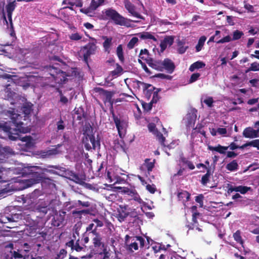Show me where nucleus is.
<instances>
[{
  "label": "nucleus",
  "mask_w": 259,
  "mask_h": 259,
  "mask_svg": "<svg viewBox=\"0 0 259 259\" xmlns=\"http://www.w3.org/2000/svg\"><path fill=\"white\" fill-rule=\"evenodd\" d=\"M8 116L12 120V122H0V131L7 133L11 140H16L20 138L19 133H27L30 132V128L27 123H24L20 121L22 118L20 114L14 113V111H8Z\"/></svg>",
  "instance_id": "nucleus-1"
},
{
  "label": "nucleus",
  "mask_w": 259,
  "mask_h": 259,
  "mask_svg": "<svg viewBox=\"0 0 259 259\" xmlns=\"http://www.w3.org/2000/svg\"><path fill=\"white\" fill-rule=\"evenodd\" d=\"M45 172L57 175L58 173L54 170L49 169L47 168H41L38 166H29L25 167L22 169L23 175L29 176L28 179L23 180L24 188H26L31 187L34 184L40 182H46V181H53L50 178H46L44 176Z\"/></svg>",
  "instance_id": "nucleus-2"
},
{
  "label": "nucleus",
  "mask_w": 259,
  "mask_h": 259,
  "mask_svg": "<svg viewBox=\"0 0 259 259\" xmlns=\"http://www.w3.org/2000/svg\"><path fill=\"white\" fill-rule=\"evenodd\" d=\"M102 19L104 20H112L116 24L126 27L131 26V22H138V21L131 20L120 15L116 10L108 8L102 12Z\"/></svg>",
  "instance_id": "nucleus-3"
},
{
  "label": "nucleus",
  "mask_w": 259,
  "mask_h": 259,
  "mask_svg": "<svg viewBox=\"0 0 259 259\" xmlns=\"http://www.w3.org/2000/svg\"><path fill=\"white\" fill-rule=\"evenodd\" d=\"M3 78L9 79L13 81L14 83H17L22 87L24 89H26L30 85H32V82L35 80V78L32 76H24L18 78L16 75H12L8 74H5L2 76Z\"/></svg>",
  "instance_id": "nucleus-4"
},
{
  "label": "nucleus",
  "mask_w": 259,
  "mask_h": 259,
  "mask_svg": "<svg viewBox=\"0 0 259 259\" xmlns=\"http://www.w3.org/2000/svg\"><path fill=\"white\" fill-rule=\"evenodd\" d=\"M124 6L128 12L134 17L143 19L142 16L137 11V8L134 5L138 6V9L141 11L142 8H144L143 4L139 0H124Z\"/></svg>",
  "instance_id": "nucleus-5"
},
{
  "label": "nucleus",
  "mask_w": 259,
  "mask_h": 259,
  "mask_svg": "<svg viewBox=\"0 0 259 259\" xmlns=\"http://www.w3.org/2000/svg\"><path fill=\"white\" fill-rule=\"evenodd\" d=\"M4 2H2L1 4H0V8H2V14L4 22H6L8 26L9 25V22L11 28H13L12 14L16 7V0H9V2L6 6V12L7 13L8 21L7 20L4 8Z\"/></svg>",
  "instance_id": "nucleus-6"
},
{
  "label": "nucleus",
  "mask_w": 259,
  "mask_h": 259,
  "mask_svg": "<svg viewBox=\"0 0 259 259\" xmlns=\"http://www.w3.org/2000/svg\"><path fill=\"white\" fill-rule=\"evenodd\" d=\"M90 233L93 234L94 236L92 239V241L95 249H101L100 251L97 250V252L96 253L102 254L103 253L104 254V259H105V257H107V254L108 253L107 252L106 249L104 248V244L102 241V238L101 235L97 232L96 229H95L94 230H92V231L90 232L89 234Z\"/></svg>",
  "instance_id": "nucleus-7"
},
{
  "label": "nucleus",
  "mask_w": 259,
  "mask_h": 259,
  "mask_svg": "<svg viewBox=\"0 0 259 259\" xmlns=\"http://www.w3.org/2000/svg\"><path fill=\"white\" fill-rule=\"evenodd\" d=\"M18 219L19 215L17 214L4 213L0 216V223L4 224V227L12 229L16 227L13 223L16 222Z\"/></svg>",
  "instance_id": "nucleus-8"
},
{
  "label": "nucleus",
  "mask_w": 259,
  "mask_h": 259,
  "mask_svg": "<svg viewBox=\"0 0 259 259\" xmlns=\"http://www.w3.org/2000/svg\"><path fill=\"white\" fill-rule=\"evenodd\" d=\"M49 71L55 81L59 84L64 82L66 80L67 76H68L66 74L65 72L53 67L49 68Z\"/></svg>",
  "instance_id": "nucleus-9"
},
{
  "label": "nucleus",
  "mask_w": 259,
  "mask_h": 259,
  "mask_svg": "<svg viewBox=\"0 0 259 259\" xmlns=\"http://www.w3.org/2000/svg\"><path fill=\"white\" fill-rule=\"evenodd\" d=\"M97 47L94 43H89L80 50V53L83 56L84 60L87 62L88 58L95 53Z\"/></svg>",
  "instance_id": "nucleus-10"
},
{
  "label": "nucleus",
  "mask_w": 259,
  "mask_h": 259,
  "mask_svg": "<svg viewBox=\"0 0 259 259\" xmlns=\"http://www.w3.org/2000/svg\"><path fill=\"white\" fill-rule=\"evenodd\" d=\"M227 188L228 189L227 193L228 194H230L233 191H235L239 192L242 194H244L251 190V188L249 187L242 185L234 186L230 184H227Z\"/></svg>",
  "instance_id": "nucleus-11"
},
{
  "label": "nucleus",
  "mask_w": 259,
  "mask_h": 259,
  "mask_svg": "<svg viewBox=\"0 0 259 259\" xmlns=\"http://www.w3.org/2000/svg\"><path fill=\"white\" fill-rule=\"evenodd\" d=\"M66 212L64 211L56 213L52 221V225L55 227H59L65 221Z\"/></svg>",
  "instance_id": "nucleus-12"
},
{
  "label": "nucleus",
  "mask_w": 259,
  "mask_h": 259,
  "mask_svg": "<svg viewBox=\"0 0 259 259\" xmlns=\"http://www.w3.org/2000/svg\"><path fill=\"white\" fill-rule=\"evenodd\" d=\"M117 212V218L120 222L124 221L125 219L130 215L127 206L120 205Z\"/></svg>",
  "instance_id": "nucleus-13"
},
{
  "label": "nucleus",
  "mask_w": 259,
  "mask_h": 259,
  "mask_svg": "<svg viewBox=\"0 0 259 259\" xmlns=\"http://www.w3.org/2000/svg\"><path fill=\"white\" fill-rule=\"evenodd\" d=\"M148 128L150 133H152L156 137L157 139L159 141L161 144H163L165 140L164 137L156 128V126L154 123H150L148 125Z\"/></svg>",
  "instance_id": "nucleus-14"
},
{
  "label": "nucleus",
  "mask_w": 259,
  "mask_h": 259,
  "mask_svg": "<svg viewBox=\"0 0 259 259\" xmlns=\"http://www.w3.org/2000/svg\"><path fill=\"white\" fill-rule=\"evenodd\" d=\"M196 113L195 111H191V112L188 113L183 120L186 125L188 127H192L194 126L196 120Z\"/></svg>",
  "instance_id": "nucleus-15"
},
{
  "label": "nucleus",
  "mask_w": 259,
  "mask_h": 259,
  "mask_svg": "<svg viewBox=\"0 0 259 259\" xmlns=\"http://www.w3.org/2000/svg\"><path fill=\"white\" fill-rule=\"evenodd\" d=\"M59 147H56L55 148L50 150L37 151L35 154L41 158L50 157L59 153V150L58 149V148Z\"/></svg>",
  "instance_id": "nucleus-16"
},
{
  "label": "nucleus",
  "mask_w": 259,
  "mask_h": 259,
  "mask_svg": "<svg viewBox=\"0 0 259 259\" xmlns=\"http://www.w3.org/2000/svg\"><path fill=\"white\" fill-rule=\"evenodd\" d=\"M114 120L118 130V134L121 138L125 134L126 123L123 121H121L117 117H114Z\"/></svg>",
  "instance_id": "nucleus-17"
},
{
  "label": "nucleus",
  "mask_w": 259,
  "mask_h": 259,
  "mask_svg": "<svg viewBox=\"0 0 259 259\" xmlns=\"http://www.w3.org/2000/svg\"><path fill=\"white\" fill-rule=\"evenodd\" d=\"M174 41V36H166L161 41L160 44V51L163 52L167 47H170L173 44Z\"/></svg>",
  "instance_id": "nucleus-18"
},
{
  "label": "nucleus",
  "mask_w": 259,
  "mask_h": 259,
  "mask_svg": "<svg viewBox=\"0 0 259 259\" xmlns=\"http://www.w3.org/2000/svg\"><path fill=\"white\" fill-rule=\"evenodd\" d=\"M66 247H70L72 251L75 250L77 252H80L84 249V244L80 243H74L73 239H71L69 241L66 243Z\"/></svg>",
  "instance_id": "nucleus-19"
},
{
  "label": "nucleus",
  "mask_w": 259,
  "mask_h": 259,
  "mask_svg": "<svg viewBox=\"0 0 259 259\" xmlns=\"http://www.w3.org/2000/svg\"><path fill=\"white\" fill-rule=\"evenodd\" d=\"M243 135L247 138L253 139L259 136L258 131L251 127L245 128L243 132Z\"/></svg>",
  "instance_id": "nucleus-20"
},
{
  "label": "nucleus",
  "mask_w": 259,
  "mask_h": 259,
  "mask_svg": "<svg viewBox=\"0 0 259 259\" xmlns=\"http://www.w3.org/2000/svg\"><path fill=\"white\" fill-rule=\"evenodd\" d=\"M177 196L179 201H181L186 207L187 206L186 203L190 200L191 194L187 191L181 190L178 193Z\"/></svg>",
  "instance_id": "nucleus-21"
},
{
  "label": "nucleus",
  "mask_w": 259,
  "mask_h": 259,
  "mask_svg": "<svg viewBox=\"0 0 259 259\" xmlns=\"http://www.w3.org/2000/svg\"><path fill=\"white\" fill-rule=\"evenodd\" d=\"M208 149L210 150H214L220 153L223 154L225 153V151L229 148V147H208ZM246 147H230V149L232 150H234L237 148L240 149H244Z\"/></svg>",
  "instance_id": "nucleus-22"
},
{
  "label": "nucleus",
  "mask_w": 259,
  "mask_h": 259,
  "mask_svg": "<svg viewBox=\"0 0 259 259\" xmlns=\"http://www.w3.org/2000/svg\"><path fill=\"white\" fill-rule=\"evenodd\" d=\"M162 62V66L169 73H172L175 69V65L172 61L166 59Z\"/></svg>",
  "instance_id": "nucleus-23"
},
{
  "label": "nucleus",
  "mask_w": 259,
  "mask_h": 259,
  "mask_svg": "<svg viewBox=\"0 0 259 259\" xmlns=\"http://www.w3.org/2000/svg\"><path fill=\"white\" fill-rule=\"evenodd\" d=\"M137 35L142 39L153 40L154 41H157L156 38L152 33L149 32H143L138 33Z\"/></svg>",
  "instance_id": "nucleus-24"
},
{
  "label": "nucleus",
  "mask_w": 259,
  "mask_h": 259,
  "mask_svg": "<svg viewBox=\"0 0 259 259\" xmlns=\"http://www.w3.org/2000/svg\"><path fill=\"white\" fill-rule=\"evenodd\" d=\"M33 105L31 103H25L22 107V110L24 116V120L26 121L28 118V115L30 113L32 110Z\"/></svg>",
  "instance_id": "nucleus-25"
},
{
  "label": "nucleus",
  "mask_w": 259,
  "mask_h": 259,
  "mask_svg": "<svg viewBox=\"0 0 259 259\" xmlns=\"http://www.w3.org/2000/svg\"><path fill=\"white\" fill-rule=\"evenodd\" d=\"M201 102L204 103L208 107H212L214 103L212 97L207 95H203L201 97Z\"/></svg>",
  "instance_id": "nucleus-26"
},
{
  "label": "nucleus",
  "mask_w": 259,
  "mask_h": 259,
  "mask_svg": "<svg viewBox=\"0 0 259 259\" xmlns=\"http://www.w3.org/2000/svg\"><path fill=\"white\" fill-rule=\"evenodd\" d=\"M150 159L146 158L144 160V163H143V166H145L148 174H149L151 171H152L153 168L155 165V159H153V161H150Z\"/></svg>",
  "instance_id": "nucleus-27"
},
{
  "label": "nucleus",
  "mask_w": 259,
  "mask_h": 259,
  "mask_svg": "<svg viewBox=\"0 0 259 259\" xmlns=\"http://www.w3.org/2000/svg\"><path fill=\"white\" fill-rule=\"evenodd\" d=\"M148 64L150 67L156 70L162 71L163 69V67L162 66L161 61H153L151 60L150 61H149Z\"/></svg>",
  "instance_id": "nucleus-28"
},
{
  "label": "nucleus",
  "mask_w": 259,
  "mask_h": 259,
  "mask_svg": "<svg viewBox=\"0 0 259 259\" xmlns=\"http://www.w3.org/2000/svg\"><path fill=\"white\" fill-rule=\"evenodd\" d=\"M145 61L148 64L151 60L149 57L148 51L147 49L141 50L139 54V59Z\"/></svg>",
  "instance_id": "nucleus-29"
},
{
  "label": "nucleus",
  "mask_w": 259,
  "mask_h": 259,
  "mask_svg": "<svg viewBox=\"0 0 259 259\" xmlns=\"http://www.w3.org/2000/svg\"><path fill=\"white\" fill-rule=\"evenodd\" d=\"M11 259H25V255L23 254L24 251L22 250H17V251H11Z\"/></svg>",
  "instance_id": "nucleus-30"
},
{
  "label": "nucleus",
  "mask_w": 259,
  "mask_h": 259,
  "mask_svg": "<svg viewBox=\"0 0 259 259\" xmlns=\"http://www.w3.org/2000/svg\"><path fill=\"white\" fill-rule=\"evenodd\" d=\"M210 132L212 136H225L227 134V130L225 128H211Z\"/></svg>",
  "instance_id": "nucleus-31"
},
{
  "label": "nucleus",
  "mask_w": 259,
  "mask_h": 259,
  "mask_svg": "<svg viewBox=\"0 0 259 259\" xmlns=\"http://www.w3.org/2000/svg\"><path fill=\"white\" fill-rule=\"evenodd\" d=\"M126 245V249L131 252H133L134 250H137L139 248L138 242L134 240V236L131 238V242Z\"/></svg>",
  "instance_id": "nucleus-32"
},
{
  "label": "nucleus",
  "mask_w": 259,
  "mask_h": 259,
  "mask_svg": "<svg viewBox=\"0 0 259 259\" xmlns=\"http://www.w3.org/2000/svg\"><path fill=\"white\" fill-rule=\"evenodd\" d=\"M239 165L236 160H233L231 162L228 163L226 168L227 170L230 171H234L237 170L238 169Z\"/></svg>",
  "instance_id": "nucleus-33"
},
{
  "label": "nucleus",
  "mask_w": 259,
  "mask_h": 259,
  "mask_svg": "<svg viewBox=\"0 0 259 259\" xmlns=\"http://www.w3.org/2000/svg\"><path fill=\"white\" fill-rule=\"evenodd\" d=\"M10 86L11 85L10 84L7 85L5 90L6 93L7 94V99L9 100L10 99H17L19 97L18 96L15 92L10 91L11 88H9Z\"/></svg>",
  "instance_id": "nucleus-34"
},
{
  "label": "nucleus",
  "mask_w": 259,
  "mask_h": 259,
  "mask_svg": "<svg viewBox=\"0 0 259 259\" xmlns=\"http://www.w3.org/2000/svg\"><path fill=\"white\" fill-rule=\"evenodd\" d=\"M211 175L210 168H207L206 173L203 175L201 178V183L203 185L205 186L209 182Z\"/></svg>",
  "instance_id": "nucleus-35"
},
{
  "label": "nucleus",
  "mask_w": 259,
  "mask_h": 259,
  "mask_svg": "<svg viewBox=\"0 0 259 259\" xmlns=\"http://www.w3.org/2000/svg\"><path fill=\"white\" fill-rule=\"evenodd\" d=\"M104 39L105 41L103 42V47L105 51L109 53L110 50L112 38L111 37H104Z\"/></svg>",
  "instance_id": "nucleus-36"
},
{
  "label": "nucleus",
  "mask_w": 259,
  "mask_h": 259,
  "mask_svg": "<svg viewBox=\"0 0 259 259\" xmlns=\"http://www.w3.org/2000/svg\"><path fill=\"white\" fill-rule=\"evenodd\" d=\"M205 64L201 61H197L192 64L190 68V71L193 72L196 69L202 68L205 66Z\"/></svg>",
  "instance_id": "nucleus-37"
},
{
  "label": "nucleus",
  "mask_w": 259,
  "mask_h": 259,
  "mask_svg": "<svg viewBox=\"0 0 259 259\" xmlns=\"http://www.w3.org/2000/svg\"><path fill=\"white\" fill-rule=\"evenodd\" d=\"M206 40V37L205 36H202L200 37L198 44L195 47L196 52H199L202 50Z\"/></svg>",
  "instance_id": "nucleus-38"
},
{
  "label": "nucleus",
  "mask_w": 259,
  "mask_h": 259,
  "mask_svg": "<svg viewBox=\"0 0 259 259\" xmlns=\"http://www.w3.org/2000/svg\"><path fill=\"white\" fill-rule=\"evenodd\" d=\"M134 240L137 241L138 244H139V247L141 249H143L146 243L144 238L141 236H134Z\"/></svg>",
  "instance_id": "nucleus-39"
},
{
  "label": "nucleus",
  "mask_w": 259,
  "mask_h": 259,
  "mask_svg": "<svg viewBox=\"0 0 259 259\" xmlns=\"http://www.w3.org/2000/svg\"><path fill=\"white\" fill-rule=\"evenodd\" d=\"M178 51L181 54L184 53L188 49L187 46H185V41L179 40L178 41Z\"/></svg>",
  "instance_id": "nucleus-40"
},
{
  "label": "nucleus",
  "mask_w": 259,
  "mask_h": 259,
  "mask_svg": "<svg viewBox=\"0 0 259 259\" xmlns=\"http://www.w3.org/2000/svg\"><path fill=\"white\" fill-rule=\"evenodd\" d=\"M233 237L234 240L240 244H243V241L241 236V232L239 230H237L235 233L233 234Z\"/></svg>",
  "instance_id": "nucleus-41"
},
{
  "label": "nucleus",
  "mask_w": 259,
  "mask_h": 259,
  "mask_svg": "<svg viewBox=\"0 0 259 259\" xmlns=\"http://www.w3.org/2000/svg\"><path fill=\"white\" fill-rule=\"evenodd\" d=\"M122 72V67L120 66L117 65L116 69L111 72V74L112 75L113 78H115L120 75Z\"/></svg>",
  "instance_id": "nucleus-42"
},
{
  "label": "nucleus",
  "mask_w": 259,
  "mask_h": 259,
  "mask_svg": "<svg viewBox=\"0 0 259 259\" xmlns=\"http://www.w3.org/2000/svg\"><path fill=\"white\" fill-rule=\"evenodd\" d=\"M259 71V63L257 62H253L250 64L249 68L246 70V72L249 71Z\"/></svg>",
  "instance_id": "nucleus-43"
},
{
  "label": "nucleus",
  "mask_w": 259,
  "mask_h": 259,
  "mask_svg": "<svg viewBox=\"0 0 259 259\" xmlns=\"http://www.w3.org/2000/svg\"><path fill=\"white\" fill-rule=\"evenodd\" d=\"M244 33L242 31L236 30L233 32V37L232 38V40H236L240 39Z\"/></svg>",
  "instance_id": "nucleus-44"
},
{
  "label": "nucleus",
  "mask_w": 259,
  "mask_h": 259,
  "mask_svg": "<svg viewBox=\"0 0 259 259\" xmlns=\"http://www.w3.org/2000/svg\"><path fill=\"white\" fill-rule=\"evenodd\" d=\"M116 53H117V55L119 59L121 61H123L124 60V57H123V54L122 47L121 45H119L117 47V49H116Z\"/></svg>",
  "instance_id": "nucleus-45"
},
{
  "label": "nucleus",
  "mask_w": 259,
  "mask_h": 259,
  "mask_svg": "<svg viewBox=\"0 0 259 259\" xmlns=\"http://www.w3.org/2000/svg\"><path fill=\"white\" fill-rule=\"evenodd\" d=\"M21 140L23 142H26L25 146H30L34 144L33 140L29 136H25L21 138Z\"/></svg>",
  "instance_id": "nucleus-46"
},
{
  "label": "nucleus",
  "mask_w": 259,
  "mask_h": 259,
  "mask_svg": "<svg viewBox=\"0 0 259 259\" xmlns=\"http://www.w3.org/2000/svg\"><path fill=\"white\" fill-rule=\"evenodd\" d=\"M138 40V38L137 37H133L127 44L128 48L130 49H133L137 44Z\"/></svg>",
  "instance_id": "nucleus-47"
},
{
  "label": "nucleus",
  "mask_w": 259,
  "mask_h": 259,
  "mask_svg": "<svg viewBox=\"0 0 259 259\" xmlns=\"http://www.w3.org/2000/svg\"><path fill=\"white\" fill-rule=\"evenodd\" d=\"M146 190L151 194H154L156 191V187L155 185L147 184L146 186Z\"/></svg>",
  "instance_id": "nucleus-48"
},
{
  "label": "nucleus",
  "mask_w": 259,
  "mask_h": 259,
  "mask_svg": "<svg viewBox=\"0 0 259 259\" xmlns=\"http://www.w3.org/2000/svg\"><path fill=\"white\" fill-rule=\"evenodd\" d=\"M203 199L204 196L202 194L196 196L195 199L196 202L199 204L200 207H202L203 205Z\"/></svg>",
  "instance_id": "nucleus-49"
},
{
  "label": "nucleus",
  "mask_w": 259,
  "mask_h": 259,
  "mask_svg": "<svg viewBox=\"0 0 259 259\" xmlns=\"http://www.w3.org/2000/svg\"><path fill=\"white\" fill-rule=\"evenodd\" d=\"M99 6H100L98 4L97 1L92 0L89 9L90 11H94L96 10Z\"/></svg>",
  "instance_id": "nucleus-50"
},
{
  "label": "nucleus",
  "mask_w": 259,
  "mask_h": 259,
  "mask_svg": "<svg viewBox=\"0 0 259 259\" xmlns=\"http://www.w3.org/2000/svg\"><path fill=\"white\" fill-rule=\"evenodd\" d=\"M67 255V251L65 249H61L59 253L57 254V256L56 259H63Z\"/></svg>",
  "instance_id": "nucleus-51"
},
{
  "label": "nucleus",
  "mask_w": 259,
  "mask_h": 259,
  "mask_svg": "<svg viewBox=\"0 0 259 259\" xmlns=\"http://www.w3.org/2000/svg\"><path fill=\"white\" fill-rule=\"evenodd\" d=\"M231 40H232V38L229 35H227L223 38L217 41L216 42L217 44H224L226 42H229Z\"/></svg>",
  "instance_id": "nucleus-52"
},
{
  "label": "nucleus",
  "mask_w": 259,
  "mask_h": 259,
  "mask_svg": "<svg viewBox=\"0 0 259 259\" xmlns=\"http://www.w3.org/2000/svg\"><path fill=\"white\" fill-rule=\"evenodd\" d=\"M10 147H0V155L5 157L7 153H11L10 151H8V148Z\"/></svg>",
  "instance_id": "nucleus-53"
},
{
  "label": "nucleus",
  "mask_w": 259,
  "mask_h": 259,
  "mask_svg": "<svg viewBox=\"0 0 259 259\" xmlns=\"http://www.w3.org/2000/svg\"><path fill=\"white\" fill-rule=\"evenodd\" d=\"M96 90L100 94L105 95L107 98H110L112 96V93L110 92L105 91L100 88H97Z\"/></svg>",
  "instance_id": "nucleus-54"
},
{
  "label": "nucleus",
  "mask_w": 259,
  "mask_h": 259,
  "mask_svg": "<svg viewBox=\"0 0 259 259\" xmlns=\"http://www.w3.org/2000/svg\"><path fill=\"white\" fill-rule=\"evenodd\" d=\"M57 128L58 131H63L65 128V124L62 119L57 122Z\"/></svg>",
  "instance_id": "nucleus-55"
},
{
  "label": "nucleus",
  "mask_w": 259,
  "mask_h": 259,
  "mask_svg": "<svg viewBox=\"0 0 259 259\" xmlns=\"http://www.w3.org/2000/svg\"><path fill=\"white\" fill-rule=\"evenodd\" d=\"M75 205L76 206H77L78 205H81L83 207H88L90 206V203L89 201L82 202L81 200H78L75 203Z\"/></svg>",
  "instance_id": "nucleus-56"
},
{
  "label": "nucleus",
  "mask_w": 259,
  "mask_h": 259,
  "mask_svg": "<svg viewBox=\"0 0 259 259\" xmlns=\"http://www.w3.org/2000/svg\"><path fill=\"white\" fill-rule=\"evenodd\" d=\"M200 75V74L199 73H193L190 77V79L189 80V82L192 83L193 82H195L199 78Z\"/></svg>",
  "instance_id": "nucleus-57"
},
{
  "label": "nucleus",
  "mask_w": 259,
  "mask_h": 259,
  "mask_svg": "<svg viewBox=\"0 0 259 259\" xmlns=\"http://www.w3.org/2000/svg\"><path fill=\"white\" fill-rule=\"evenodd\" d=\"M72 176V180L75 182L76 183L79 184L81 185L82 183V181L81 180V179L79 177V176L75 174H73Z\"/></svg>",
  "instance_id": "nucleus-58"
},
{
  "label": "nucleus",
  "mask_w": 259,
  "mask_h": 259,
  "mask_svg": "<svg viewBox=\"0 0 259 259\" xmlns=\"http://www.w3.org/2000/svg\"><path fill=\"white\" fill-rule=\"evenodd\" d=\"M136 191L135 190L130 189L127 188H123L124 193L132 196L134 195V193H136Z\"/></svg>",
  "instance_id": "nucleus-59"
},
{
  "label": "nucleus",
  "mask_w": 259,
  "mask_h": 259,
  "mask_svg": "<svg viewBox=\"0 0 259 259\" xmlns=\"http://www.w3.org/2000/svg\"><path fill=\"white\" fill-rule=\"evenodd\" d=\"M69 38L73 40H78L81 38V36L78 33H75L71 34Z\"/></svg>",
  "instance_id": "nucleus-60"
},
{
  "label": "nucleus",
  "mask_w": 259,
  "mask_h": 259,
  "mask_svg": "<svg viewBox=\"0 0 259 259\" xmlns=\"http://www.w3.org/2000/svg\"><path fill=\"white\" fill-rule=\"evenodd\" d=\"M106 197L108 200L113 201L116 200L117 198V193H113L110 194L108 196H107Z\"/></svg>",
  "instance_id": "nucleus-61"
},
{
  "label": "nucleus",
  "mask_w": 259,
  "mask_h": 259,
  "mask_svg": "<svg viewBox=\"0 0 259 259\" xmlns=\"http://www.w3.org/2000/svg\"><path fill=\"white\" fill-rule=\"evenodd\" d=\"M92 127L90 124L85 125L83 128L84 134L90 136Z\"/></svg>",
  "instance_id": "nucleus-62"
},
{
  "label": "nucleus",
  "mask_w": 259,
  "mask_h": 259,
  "mask_svg": "<svg viewBox=\"0 0 259 259\" xmlns=\"http://www.w3.org/2000/svg\"><path fill=\"white\" fill-rule=\"evenodd\" d=\"M258 81L257 79H252L250 80L249 82L252 87L257 88L258 87Z\"/></svg>",
  "instance_id": "nucleus-63"
},
{
  "label": "nucleus",
  "mask_w": 259,
  "mask_h": 259,
  "mask_svg": "<svg viewBox=\"0 0 259 259\" xmlns=\"http://www.w3.org/2000/svg\"><path fill=\"white\" fill-rule=\"evenodd\" d=\"M93 221L96 224V227L95 228V229H96V231H97V227H101L103 226V223L102 221H101L97 219H94Z\"/></svg>",
  "instance_id": "nucleus-64"
}]
</instances>
